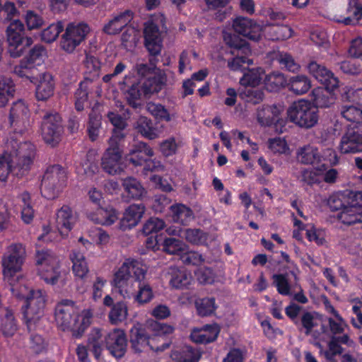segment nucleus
Here are the masks:
<instances>
[{"label": "nucleus", "instance_id": "obj_1", "mask_svg": "<svg viewBox=\"0 0 362 362\" xmlns=\"http://www.w3.org/2000/svg\"><path fill=\"white\" fill-rule=\"evenodd\" d=\"M7 150L0 154V181L6 182L11 173L18 178L29 173L33 163L36 148L29 141H18L11 136L6 142Z\"/></svg>", "mask_w": 362, "mask_h": 362}, {"label": "nucleus", "instance_id": "obj_2", "mask_svg": "<svg viewBox=\"0 0 362 362\" xmlns=\"http://www.w3.org/2000/svg\"><path fill=\"white\" fill-rule=\"evenodd\" d=\"M54 317L62 331H70L74 338L80 339L90 325L93 314L89 310H84L80 314L73 300L64 299L57 304Z\"/></svg>", "mask_w": 362, "mask_h": 362}, {"label": "nucleus", "instance_id": "obj_3", "mask_svg": "<svg viewBox=\"0 0 362 362\" xmlns=\"http://www.w3.org/2000/svg\"><path fill=\"white\" fill-rule=\"evenodd\" d=\"M12 295L23 301L21 306L23 320L29 332L34 330L36 325L43 315L45 298L40 289H31L21 282H10Z\"/></svg>", "mask_w": 362, "mask_h": 362}, {"label": "nucleus", "instance_id": "obj_4", "mask_svg": "<svg viewBox=\"0 0 362 362\" xmlns=\"http://www.w3.org/2000/svg\"><path fill=\"white\" fill-rule=\"evenodd\" d=\"M224 41L231 48L230 54L235 56L228 60V67L230 70L243 71L253 64L252 59L249 58L251 49L245 40L236 35L227 34L224 35Z\"/></svg>", "mask_w": 362, "mask_h": 362}, {"label": "nucleus", "instance_id": "obj_5", "mask_svg": "<svg viewBox=\"0 0 362 362\" xmlns=\"http://www.w3.org/2000/svg\"><path fill=\"white\" fill-rule=\"evenodd\" d=\"M67 183V172L59 164L49 165L45 170L41 180L40 192L47 199H54Z\"/></svg>", "mask_w": 362, "mask_h": 362}, {"label": "nucleus", "instance_id": "obj_6", "mask_svg": "<svg viewBox=\"0 0 362 362\" xmlns=\"http://www.w3.org/2000/svg\"><path fill=\"white\" fill-rule=\"evenodd\" d=\"M287 114L291 122L306 129L313 127L318 122V110L308 100L294 102L288 107Z\"/></svg>", "mask_w": 362, "mask_h": 362}, {"label": "nucleus", "instance_id": "obj_7", "mask_svg": "<svg viewBox=\"0 0 362 362\" xmlns=\"http://www.w3.org/2000/svg\"><path fill=\"white\" fill-rule=\"evenodd\" d=\"M6 33L8 52L11 57H21L26 47L33 43L32 38L25 35L24 24L19 20L11 22L6 28Z\"/></svg>", "mask_w": 362, "mask_h": 362}, {"label": "nucleus", "instance_id": "obj_8", "mask_svg": "<svg viewBox=\"0 0 362 362\" xmlns=\"http://www.w3.org/2000/svg\"><path fill=\"white\" fill-rule=\"evenodd\" d=\"M156 338L150 337L146 327L141 323L134 324L129 331V342L131 349L134 353H141L149 349L156 352H161L170 346L168 343H162L161 345L155 346L154 342Z\"/></svg>", "mask_w": 362, "mask_h": 362}, {"label": "nucleus", "instance_id": "obj_9", "mask_svg": "<svg viewBox=\"0 0 362 362\" xmlns=\"http://www.w3.org/2000/svg\"><path fill=\"white\" fill-rule=\"evenodd\" d=\"M90 32V28L86 23H69L62 36L60 47L67 53H72L76 48L85 40Z\"/></svg>", "mask_w": 362, "mask_h": 362}, {"label": "nucleus", "instance_id": "obj_10", "mask_svg": "<svg viewBox=\"0 0 362 362\" xmlns=\"http://www.w3.org/2000/svg\"><path fill=\"white\" fill-rule=\"evenodd\" d=\"M41 134L45 142L55 146L61 140L63 132L62 117L57 112L46 113L41 122Z\"/></svg>", "mask_w": 362, "mask_h": 362}, {"label": "nucleus", "instance_id": "obj_11", "mask_svg": "<svg viewBox=\"0 0 362 362\" xmlns=\"http://www.w3.org/2000/svg\"><path fill=\"white\" fill-rule=\"evenodd\" d=\"M29 110L22 100H18L13 103L10 109L9 122L11 127L13 129V134H11L13 139H18L27 129L29 125Z\"/></svg>", "mask_w": 362, "mask_h": 362}, {"label": "nucleus", "instance_id": "obj_12", "mask_svg": "<svg viewBox=\"0 0 362 362\" xmlns=\"http://www.w3.org/2000/svg\"><path fill=\"white\" fill-rule=\"evenodd\" d=\"M25 255V250L21 244H12L8 247L1 260L5 276L12 277L21 269Z\"/></svg>", "mask_w": 362, "mask_h": 362}, {"label": "nucleus", "instance_id": "obj_13", "mask_svg": "<svg viewBox=\"0 0 362 362\" xmlns=\"http://www.w3.org/2000/svg\"><path fill=\"white\" fill-rule=\"evenodd\" d=\"M144 45L151 56L149 62L156 65V57L160 54L163 40L157 24L148 21L144 28Z\"/></svg>", "mask_w": 362, "mask_h": 362}, {"label": "nucleus", "instance_id": "obj_14", "mask_svg": "<svg viewBox=\"0 0 362 362\" xmlns=\"http://www.w3.org/2000/svg\"><path fill=\"white\" fill-rule=\"evenodd\" d=\"M110 146L104 153L101 166L103 170L112 175L120 174L124 165L122 162V151L118 143L109 141Z\"/></svg>", "mask_w": 362, "mask_h": 362}, {"label": "nucleus", "instance_id": "obj_15", "mask_svg": "<svg viewBox=\"0 0 362 362\" xmlns=\"http://www.w3.org/2000/svg\"><path fill=\"white\" fill-rule=\"evenodd\" d=\"M105 344L109 354L115 359L122 358L127 347V336L124 330L114 329L105 337Z\"/></svg>", "mask_w": 362, "mask_h": 362}, {"label": "nucleus", "instance_id": "obj_16", "mask_svg": "<svg viewBox=\"0 0 362 362\" xmlns=\"http://www.w3.org/2000/svg\"><path fill=\"white\" fill-rule=\"evenodd\" d=\"M134 259H127L114 274L111 285L117 289L118 293L124 298L130 299L132 294L127 288L128 281L131 276V267H134Z\"/></svg>", "mask_w": 362, "mask_h": 362}, {"label": "nucleus", "instance_id": "obj_17", "mask_svg": "<svg viewBox=\"0 0 362 362\" xmlns=\"http://www.w3.org/2000/svg\"><path fill=\"white\" fill-rule=\"evenodd\" d=\"M281 107L276 105H263L258 108L257 112V119L262 126L272 127L278 130L284 127L285 121L280 117ZM282 132V130H280Z\"/></svg>", "mask_w": 362, "mask_h": 362}, {"label": "nucleus", "instance_id": "obj_18", "mask_svg": "<svg viewBox=\"0 0 362 362\" xmlns=\"http://www.w3.org/2000/svg\"><path fill=\"white\" fill-rule=\"evenodd\" d=\"M233 28L235 33L254 42H258L262 37L261 25L246 17H236L233 22Z\"/></svg>", "mask_w": 362, "mask_h": 362}, {"label": "nucleus", "instance_id": "obj_19", "mask_svg": "<svg viewBox=\"0 0 362 362\" xmlns=\"http://www.w3.org/2000/svg\"><path fill=\"white\" fill-rule=\"evenodd\" d=\"M307 69L309 74L326 88H337L339 87L338 78L324 65L311 61L308 63Z\"/></svg>", "mask_w": 362, "mask_h": 362}, {"label": "nucleus", "instance_id": "obj_20", "mask_svg": "<svg viewBox=\"0 0 362 362\" xmlns=\"http://www.w3.org/2000/svg\"><path fill=\"white\" fill-rule=\"evenodd\" d=\"M144 212L145 206L142 204H131L120 219L118 228L122 231L132 229L139 223Z\"/></svg>", "mask_w": 362, "mask_h": 362}, {"label": "nucleus", "instance_id": "obj_21", "mask_svg": "<svg viewBox=\"0 0 362 362\" xmlns=\"http://www.w3.org/2000/svg\"><path fill=\"white\" fill-rule=\"evenodd\" d=\"M339 150L344 154L362 152V133L353 129L348 130L341 137Z\"/></svg>", "mask_w": 362, "mask_h": 362}, {"label": "nucleus", "instance_id": "obj_22", "mask_svg": "<svg viewBox=\"0 0 362 362\" xmlns=\"http://www.w3.org/2000/svg\"><path fill=\"white\" fill-rule=\"evenodd\" d=\"M169 284L175 289H187L194 281L190 272L184 267H171L169 270Z\"/></svg>", "mask_w": 362, "mask_h": 362}, {"label": "nucleus", "instance_id": "obj_23", "mask_svg": "<svg viewBox=\"0 0 362 362\" xmlns=\"http://www.w3.org/2000/svg\"><path fill=\"white\" fill-rule=\"evenodd\" d=\"M57 227L62 235H67L72 230L76 218L68 205H63L56 214Z\"/></svg>", "mask_w": 362, "mask_h": 362}, {"label": "nucleus", "instance_id": "obj_24", "mask_svg": "<svg viewBox=\"0 0 362 362\" xmlns=\"http://www.w3.org/2000/svg\"><path fill=\"white\" fill-rule=\"evenodd\" d=\"M134 13L130 10H125L114 16L112 19L103 26V30L107 35H116L132 21Z\"/></svg>", "mask_w": 362, "mask_h": 362}, {"label": "nucleus", "instance_id": "obj_25", "mask_svg": "<svg viewBox=\"0 0 362 362\" xmlns=\"http://www.w3.org/2000/svg\"><path fill=\"white\" fill-rule=\"evenodd\" d=\"M298 158L303 164L316 165L319 170L326 169L325 164L320 165L322 156L314 146L307 145L300 148L298 152Z\"/></svg>", "mask_w": 362, "mask_h": 362}, {"label": "nucleus", "instance_id": "obj_26", "mask_svg": "<svg viewBox=\"0 0 362 362\" xmlns=\"http://www.w3.org/2000/svg\"><path fill=\"white\" fill-rule=\"evenodd\" d=\"M219 332L220 327L217 324L206 325L201 330H194L190 337L197 344H207L214 341Z\"/></svg>", "mask_w": 362, "mask_h": 362}, {"label": "nucleus", "instance_id": "obj_27", "mask_svg": "<svg viewBox=\"0 0 362 362\" xmlns=\"http://www.w3.org/2000/svg\"><path fill=\"white\" fill-rule=\"evenodd\" d=\"M336 88H326L317 87L314 88L312 91V101L313 105L317 109L318 107L325 108L328 107L334 104L336 97L333 91Z\"/></svg>", "mask_w": 362, "mask_h": 362}, {"label": "nucleus", "instance_id": "obj_28", "mask_svg": "<svg viewBox=\"0 0 362 362\" xmlns=\"http://www.w3.org/2000/svg\"><path fill=\"white\" fill-rule=\"evenodd\" d=\"M153 155L152 148L144 142L135 144L127 157V160L134 166L142 165L145 161Z\"/></svg>", "mask_w": 362, "mask_h": 362}, {"label": "nucleus", "instance_id": "obj_29", "mask_svg": "<svg viewBox=\"0 0 362 362\" xmlns=\"http://www.w3.org/2000/svg\"><path fill=\"white\" fill-rule=\"evenodd\" d=\"M119 213L112 206H99L89 217L94 223L103 226H111L118 219Z\"/></svg>", "mask_w": 362, "mask_h": 362}, {"label": "nucleus", "instance_id": "obj_30", "mask_svg": "<svg viewBox=\"0 0 362 362\" xmlns=\"http://www.w3.org/2000/svg\"><path fill=\"white\" fill-rule=\"evenodd\" d=\"M346 17L338 19L337 22L345 25H356L362 19V4L360 0H349Z\"/></svg>", "mask_w": 362, "mask_h": 362}, {"label": "nucleus", "instance_id": "obj_31", "mask_svg": "<svg viewBox=\"0 0 362 362\" xmlns=\"http://www.w3.org/2000/svg\"><path fill=\"white\" fill-rule=\"evenodd\" d=\"M350 343H352V341L350 340L347 334L332 337L328 343V349L323 352L325 359L329 362H336L334 357L337 355L342 354L344 351L340 344L350 345Z\"/></svg>", "mask_w": 362, "mask_h": 362}, {"label": "nucleus", "instance_id": "obj_32", "mask_svg": "<svg viewBox=\"0 0 362 362\" xmlns=\"http://www.w3.org/2000/svg\"><path fill=\"white\" fill-rule=\"evenodd\" d=\"M173 221L183 226L188 225L194 218L193 211L182 204L169 206Z\"/></svg>", "mask_w": 362, "mask_h": 362}, {"label": "nucleus", "instance_id": "obj_33", "mask_svg": "<svg viewBox=\"0 0 362 362\" xmlns=\"http://www.w3.org/2000/svg\"><path fill=\"white\" fill-rule=\"evenodd\" d=\"M337 218L347 226L362 223V210L360 207L348 204L338 214Z\"/></svg>", "mask_w": 362, "mask_h": 362}, {"label": "nucleus", "instance_id": "obj_34", "mask_svg": "<svg viewBox=\"0 0 362 362\" xmlns=\"http://www.w3.org/2000/svg\"><path fill=\"white\" fill-rule=\"evenodd\" d=\"M107 116L114 127L112 135L109 141L118 143L125 136L123 131L127 127V122L120 115L113 112H108Z\"/></svg>", "mask_w": 362, "mask_h": 362}, {"label": "nucleus", "instance_id": "obj_35", "mask_svg": "<svg viewBox=\"0 0 362 362\" xmlns=\"http://www.w3.org/2000/svg\"><path fill=\"white\" fill-rule=\"evenodd\" d=\"M287 87L294 94L303 95L310 89L311 81L307 76L299 74L289 78Z\"/></svg>", "mask_w": 362, "mask_h": 362}, {"label": "nucleus", "instance_id": "obj_36", "mask_svg": "<svg viewBox=\"0 0 362 362\" xmlns=\"http://www.w3.org/2000/svg\"><path fill=\"white\" fill-rule=\"evenodd\" d=\"M54 84L49 75L44 74L39 81L35 90L37 100L45 101L54 93Z\"/></svg>", "mask_w": 362, "mask_h": 362}, {"label": "nucleus", "instance_id": "obj_37", "mask_svg": "<svg viewBox=\"0 0 362 362\" xmlns=\"http://www.w3.org/2000/svg\"><path fill=\"white\" fill-rule=\"evenodd\" d=\"M288 80L284 74L279 71H273L267 74L264 78V86L269 92H278L287 86Z\"/></svg>", "mask_w": 362, "mask_h": 362}, {"label": "nucleus", "instance_id": "obj_38", "mask_svg": "<svg viewBox=\"0 0 362 362\" xmlns=\"http://www.w3.org/2000/svg\"><path fill=\"white\" fill-rule=\"evenodd\" d=\"M84 65L86 70L83 81H87L88 83H91L100 76L101 63L97 57L87 54L84 61Z\"/></svg>", "mask_w": 362, "mask_h": 362}, {"label": "nucleus", "instance_id": "obj_39", "mask_svg": "<svg viewBox=\"0 0 362 362\" xmlns=\"http://www.w3.org/2000/svg\"><path fill=\"white\" fill-rule=\"evenodd\" d=\"M70 259L73 264L72 272L74 275L80 279H83L89 271L83 254L80 251L73 250L70 254Z\"/></svg>", "mask_w": 362, "mask_h": 362}, {"label": "nucleus", "instance_id": "obj_40", "mask_svg": "<svg viewBox=\"0 0 362 362\" xmlns=\"http://www.w3.org/2000/svg\"><path fill=\"white\" fill-rule=\"evenodd\" d=\"M138 290L135 292H131L132 296L135 303L139 305H144L149 303L154 297L152 287L145 281H139L137 284Z\"/></svg>", "mask_w": 362, "mask_h": 362}, {"label": "nucleus", "instance_id": "obj_41", "mask_svg": "<svg viewBox=\"0 0 362 362\" xmlns=\"http://www.w3.org/2000/svg\"><path fill=\"white\" fill-rule=\"evenodd\" d=\"M122 186L127 196L134 199H141L146 192L141 182L132 177L122 180Z\"/></svg>", "mask_w": 362, "mask_h": 362}, {"label": "nucleus", "instance_id": "obj_42", "mask_svg": "<svg viewBox=\"0 0 362 362\" xmlns=\"http://www.w3.org/2000/svg\"><path fill=\"white\" fill-rule=\"evenodd\" d=\"M0 316V329L3 334L6 337H12L17 330V324L13 312L6 308Z\"/></svg>", "mask_w": 362, "mask_h": 362}, {"label": "nucleus", "instance_id": "obj_43", "mask_svg": "<svg viewBox=\"0 0 362 362\" xmlns=\"http://www.w3.org/2000/svg\"><path fill=\"white\" fill-rule=\"evenodd\" d=\"M136 129L138 133L148 139H154L158 136V131L153 122L146 117L141 116L138 119Z\"/></svg>", "mask_w": 362, "mask_h": 362}, {"label": "nucleus", "instance_id": "obj_44", "mask_svg": "<svg viewBox=\"0 0 362 362\" xmlns=\"http://www.w3.org/2000/svg\"><path fill=\"white\" fill-rule=\"evenodd\" d=\"M38 274L44 281L49 285L54 286L57 284L61 276L59 263L47 267H40Z\"/></svg>", "mask_w": 362, "mask_h": 362}, {"label": "nucleus", "instance_id": "obj_45", "mask_svg": "<svg viewBox=\"0 0 362 362\" xmlns=\"http://www.w3.org/2000/svg\"><path fill=\"white\" fill-rule=\"evenodd\" d=\"M101 126L102 116L94 110L91 111L88 115L87 123V133L91 141L97 140L100 132Z\"/></svg>", "mask_w": 362, "mask_h": 362}, {"label": "nucleus", "instance_id": "obj_46", "mask_svg": "<svg viewBox=\"0 0 362 362\" xmlns=\"http://www.w3.org/2000/svg\"><path fill=\"white\" fill-rule=\"evenodd\" d=\"M125 95L127 103L130 107L135 110L140 107L141 105V97L144 95L143 90L141 87V82L133 83L126 91Z\"/></svg>", "mask_w": 362, "mask_h": 362}, {"label": "nucleus", "instance_id": "obj_47", "mask_svg": "<svg viewBox=\"0 0 362 362\" xmlns=\"http://www.w3.org/2000/svg\"><path fill=\"white\" fill-rule=\"evenodd\" d=\"M14 73L21 78H25L31 83H36L38 81V71L35 66L20 61L19 64L15 66Z\"/></svg>", "mask_w": 362, "mask_h": 362}, {"label": "nucleus", "instance_id": "obj_48", "mask_svg": "<svg viewBox=\"0 0 362 362\" xmlns=\"http://www.w3.org/2000/svg\"><path fill=\"white\" fill-rule=\"evenodd\" d=\"M179 357L176 362H199L202 352L196 347L185 346L179 352H175L172 356Z\"/></svg>", "mask_w": 362, "mask_h": 362}, {"label": "nucleus", "instance_id": "obj_49", "mask_svg": "<svg viewBox=\"0 0 362 362\" xmlns=\"http://www.w3.org/2000/svg\"><path fill=\"white\" fill-rule=\"evenodd\" d=\"M64 28V23L61 21L51 23L42 31L40 35L42 41L47 43L53 42L57 39Z\"/></svg>", "mask_w": 362, "mask_h": 362}, {"label": "nucleus", "instance_id": "obj_50", "mask_svg": "<svg viewBox=\"0 0 362 362\" xmlns=\"http://www.w3.org/2000/svg\"><path fill=\"white\" fill-rule=\"evenodd\" d=\"M183 237L193 245H204L206 244L209 234L199 228H187L183 231Z\"/></svg>", "mask_w": 362, "mask_h": 362}, {"label": "nucleus", "instance_id": "obj_51", "mask_svg": "<svg viewBox=\"0 0 362 362\" xmlns=\"http://www.w3.org/2000/svg\"><path fill=\"white\" fill-rule=\"evenodd\" d=\"M128 315V309L126 303L119 301L113 305L109 315V320L112 325H117L124 321Z\"/></svg>", "mask_w": 362, "mask_h": 362}, {"label": "nucleus", "instance_id": "obj_52", "mask_svg": "<svg viewBox=\"0 0 362 362\" xmlns=\"http://www.w3.org/2000/svg\"><path fill=\"white\" fill-rule=\"evenodd\" d=\"M346 189L332 194L327 199V204L332 211L342 210L348 205Z\"/></svg>", "mask_w": 362, "mask_h": 362}, {"label": "nucleus", "instance_id": "obj_53", "mask_svg": "<svg viewBox=\"0 0 362 362\" xmlns=\"http://www.w3.org/2000/svg\"><path fill=\"white\" fill-rule=\"evenodd\" d=\"M15 85L9 78L0 79V107H4L8 100L13 97Z\"/></svg>", "mask_w": 362, "mask_h": 362}, {"label": "nucleus", "instance_id": "obj_54", "mask_svg": "<svg viewBox=\"0 0 362 362\" xmlns=\"http://www.w3.org/2000/svg\"><path fill=\"white\" fill-rule=\"evenodd\" d=\"M46 55V49L42 45H36L31 48L28 54L21 61L26 62L28 64L36 66L40 65Z\"/></svg>", "mask_w": 362, "mask_h": 362}, {"label": "nucleus", "instance_id": "obj_55", "mask_svg": "<svg viewBox=\"0 0 362 362\" xmlns=\"http://www.w3.org/2000/svg\"><path fill=\"white\" fill-rule=\"evenodd\" d=\"M23 203L21 209V218L27 224L30 223L34 218L35 211L31 205V197L28 192L24 191L20 194Z\"/></svg>", "mask_w": 362, "mask_h": 362}, {"label": "nucleus", "instance_id": "obj_56", "mask_svg": "<svg viewBox=\"0 0 362 362\" xmlns=\"http://www.w3.org/2000/svg\"><path fill=\"white\" fill-rule=\"evenodd\" d=\"M87 81H82L78 85V88L76 89L74 97H75V108L78 112L83 110L85 104L88 101V90L89 85Z\"/></svg>", "mask_w": 362, "mask_h": 362}, {"label": "nucleus", "instance_id": "obj_57", "mask_svg": "<svg viewBox=\"0 0 362 362\" xmlns=\"http://www.w3.org/2000/svg\"><path fill=\"white\" fill-rule=\"evenodd\" d=\"M35 261L38 268L55 265L56 263L59 262L57 257L52 250L48 249L37 250L35 254Z\"/></svg>", "mask_w": 362, "mask_h": 362}, {"label": "nucleus", "instance_id": "obj_58", "mask_svg": "<svg viewBox=\"0 0 362 362\" xmlns=\"http://www.w3.org/2000/svg\"><path fill=\"white\" fill-rule=\"evenodd\" d=\"M240 97L247 103L254 105L259 104L264 98L262 90L256 88H244L239 93Z\"/></svg>", "mask_w": 362, "mask_h": 362}, {"label": "nucleus", "instance_id": "obj_59", "mask_svg": "<svg viewBox=\"0 0 362 362\" xmlns=\"http://www.w3.org/2000/svg\"><path fill=\"white\" fill-rule=\"evenodd\" d=\"M140 82L144 96L158 93L163 86L160 78L156 76L148 77Z\"/></svg>", "mask_w": 362, "mask_h": 362}, {"label": "nucleus", "instance_id": "obj_60", "mask_svg": "<svg viewBox=\"0 0 362 362\" xmlns=\"http://www.w3.org/2000/svg\"><path fill=\"white\" fill-rule=\"evenodd\" d=\"M165 221L156 217H151L143 226L142 232L145 235H158V233L164 229Z\"/></svg>", "mask_w": 362, "mask_h": 362}, {"label": "nucleus", "instance_id": "obj_61", "mask_svg": "<svg viewBox=\"0 0 362 362\" xmlns=\"http://www.w3.org/2000/svg\"><path fill=\"white\" fill-rule=\"evenodd\" d=\"M163 250L170 255H182L185 245L182 241L175 238H166L162 243Z\"/></svg>", "mask_w": 362, "mask_h": 362}, {"label": "nucleus", "instance_id": "obj_62", "mask_svg": "<svg viewBox=\"0 0 362 362\" xmlns=\"http://www.w3.org/2000/svg\"><path fill=\"white\" fill-rule=\"evenodd\" d=\"M196 308L199 316L211 315L216 310L214 298H204L196 302Z\"/></svg>", "mask_w": 362, "mask_h": 362}, {"label": "nucleus", "instance_id": "obj_63", "mask_svg": "<svg viewBox=\"0 0 362 362\" xmlns=\"http://www.w3.org/2000/svg\"><path fill=\"white\" fill-rule=\"evenodd\" d=\"M272 279L274 280L273 284L279 294L282 296H289L291 294V285L286 274H274L272 276Z\"/></svg>", "mask_w": 362, "mask_h": 362}, {"label": "nucleus", "instance_id": "obj_64", "mask_svg": "<svg viewBox=\"0 0 362 362\" xmlns=\"http://www.w3.org/2000/svg\"><path fill=\"white\" fill-rule=\"evenodd\" d=\"M276 60L280 66L285 68L288 71L296 72L300 69L299 64H297L293 57L287 52H279L276 54Z\"/></svg>", "mask_w": 362, "mask_h": 362}]
</instances>
